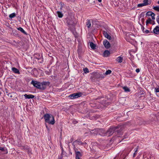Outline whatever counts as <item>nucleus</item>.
<instances>
[{
    "label": "nucleus",
    "mask_w": 159,
    "mask_h": 159,
    "mask_svg": "<svg viewBox=\"0 0 159 159\" xmlns=\"http://www.w3.org/2000/svg\"><path fill=\"white\" fill-rule=\"evenodd\" d=\"M45 121L49 124L53 125L55 123V120L53 116L51 114L46 113L43 116Z\"/></svg>",
    "instance_id": "f257e3e1"
},
{
    "label": "nucleus",
    "mask_w": 159,
    "mask_h": 159,
    "mask_svg": "<svg viewBox=\"0 0 159 159\" xmlns=\"http://www.w3.org/2000/svg\"><path fill=\"white\" fill-rule=\"evenodd\" d=\"M117 128V127L111 128L106 132V136H110L111 135Z\"/></svg>",
    "instance_id": "f03ea898"
},
{
    "label": "nucleus",
    "mask_w": 159,
    "mask_h": 159,
    "mask_svg": "<svg viewBox=\"0 0 159 159\" xmlns=\"http://www.w3.org/2000/svg\"><path fill=\"white\" fill-rule=\"evenodd\" d=\"M66 21L67 24L69 25L72 26L75 24L74 19L70 17H68L66 19Z\"/></svg>",
    "instance_id": "7ed1b4c3"
},
{
    "label": "nucleus",
    "mask_w": 159,
    "mask_h": 159,
    "mask_svg": "<svg viewBox=\"0 0 159 159\" xmlns=\"http://www.w3.org/2000/svg\"><path fill=\"white\" fill-rule=\"evenodd\" d=\"M74 149L75 154V159H80V157L82 156V153L79 151H77V149L76 148L75 146L74 145Z\"/></svg>",
    "instance_id": "20e7f679"
},
{
    "label": "nucleus",
    "mask_w": 159,
    "mask_h": 159,
    "mask_svg": "<svg viewBox=\"0 0 159 159\" xmlns=\"http://www.w3.org/2000/svg\"><path fill=\"white\" fill-rule=\"evenodd\" d=\"M31 84H32L35 88L40 89V82L35 80H32L31 82Z\"/></svg>",
    "instance_id": "39448f33"
},
{
    "label": "nucleus",
    "mask_w": 159,
    "mask_h": 159,
    "mask_svg": "<svg viewBox=\"0 0 159 159\" xmlns=\"http://www.w3.org/2000/svg\"><path fill=\"white\" fill-rule=\"evenodd\" d=\"M95 131L97 132V134L102 136H106V132L103 129H97Z\"/></svg>",
    "instance_id": "423d86ee"
},
{
    "label": "nucleus",
    "mask_w": 159,
    "mask_h": 159,
    "mask_svg": "<svg viewBox=\"0 0 159 159\" xmlns=\"http://www.w3.org/2000/svg\"><path fill=\"white\" fill-rule=\"evenodd\" d=\"M80 96V93H75L71 94L69 96L71 99L77 98Z\"/></svg>",
    "instance_id": "0eeeda50"
},
{
    "label": "nucleus",
    "mask_w": 159,
    "mask_h": 159,
    "mask_svg": "<svg viewBox=\"0 0 159 159\" xmlns=\"http://www.w3.org/2000/svg\"><path fill=\"white\" fill-rule=\"evenodd\" d=\"M103 44L105 48L107 49H108L110 47V44L107 40H105L103 42Z\"/></svg>",
    "instance_id": "6e6552de"
},
{
    "label": "nucleus",
    "mask_w": 159,
    "mask_h": 159,
    "mask_svg": "<svg viewBox=\"0 0 159 159\" xmlns=\"http://www.w3.org/2000/svg\"><path fill=\"white\" fill-rule=\"evenodd\" d=\"M87 39L89 40H94L96 39L95 36L93 33H89L87 35Z\"/></svg>",
    "instance_id": "1a4fd4ad"
},
{
    "label": "nucleus",
    "mask_w": 159,
    "mask_h": 159,
    "mask_svg": "<svg viewBox=\"0 0 159 159\" xmlns=\"http://www.w3.org/2000/svg\"><path fill=\"white\" fill-rule=\"evenodd\" d=\"M146 15L148 16H151L152 18V20H154L155 19V14L152 11H149L148 12L146 13Z\"/></svg>",
    "instance_id": "9d476101"
},
{
    "label": "nucleus",
    "mask_w": 159,
    "mask_h": 159,
    "mask_svg": "<svg viewBox=\"0 0 159 159\" xmlns=\"http://www.w3.org/2000/svg\"><path fill=\"white\" fill-rule=\"evenodd\" d=\"M47 84V83L46 82H43L42 83H40V86H41L40 89L44 90L46 88V85Z\"/></svg>",
    "instance_id": "9b49d317"
},
{
    "label": "nucleus",
    "mask_w": 159,
    "mask_h": 159,
    "mask_svg": "<svg viewBox=\"0 0 159 159\" xmlns=\"http://www.w3.org/2000/svg\"><path fill=\"white\" fill-rule=\"evenodd\" d=\"M103 34L104 36L105 37L107 38V39H109V40L110 39H111V36H110L107 33V32L105 31H103Z\"/></svg>",
    "instance_id": "f8f14e48"
},
{
    "label": "nucleus",
    "mask_w": 159,
    "mask_h": 159,
    "mask_svg": "<svg viewBox=\"0 0 159 159\" xmlns=\"http://www.w3.org/2000/svg\"><path fill=\"white\" fill-rule=\"evenodd\" d=\"M24 96L25 99L33 98L35 97L34 95L32 94L27 95L26 94H25L24 95Z\"/></svg>",
    "instance_id": "ddd939ff"
},
{
    "label": "nucleus",
    "mask_w": 159,
    "mask_h": 159,
    "mask_svg": "<svg viewBox=\"0 0 159 159\" xmlns=\"http://www.w3.org/2000/svg\"><path fill=\"white\" fill-rule=\"evenodd\" d=\"M95 77L96 78L102 79L104 78V76L102 74H101L99 73L96 74L95 75Z\"/></svg>",
    "instance_id": "4468645a"
},
{
    "label": "nucleus",
    "mask_w": 159,
    "mask_h": 159,
    "mask_svg": "<svg viewBox=\"0 0 159 159\" xmlns=\"http://www.w3.org/2000/svg\"><path fill=\"white\" fill-rule=\"evenodd\" d=\"M110 54V52L108 50H106L104 52L103 55L104 57H107L109 56Z\"/></svg>",
    "instance_id": "2eb2a0df"
},
{
    "label": "nucleus",
    "mask_w": 159,
    "mask_h": 159,
    "mask_svg": "<svg viewBox=\"0 0 159 159\" xmlns=\"http://www.w3.org/2000/svg\"><path fill=\"white\" fill-rule=\"evenodd\" d=\"M156 118L155 117L154 119H151L150 120V123L152 125H157V122L156 121Z\"/></svg>",
    "instance_id": "dca6fc26"
},
{
    "label": "nucleus",
    "mask_w": 159,
    "mask_h": 159,
    "mask_svg": "<svg viewBox=\"0 0 159 159\" xmlns=\"http://www.w3.org/2000/svg\"><path fill=\"white\" fill-rule=\"evenodd\" d=\"M90 46L92 49H95L97 48V45L96 44H94L93 42H90L89 43Z\"/></svg>",
    "instance_id": "f3484780"
},
{
    "label": "nucleus",
    "mask_w": 159,
    "mask_h": 159,
    "mask_svg": "<svg viewBox=\"0 0 159 159\" xmlns=\"http://www.w3.org/2000/svg\"><path fill=\"white\" fill-rule=\"evenodd\" d=\"M12 70L15 73L18 74H20V72L19 70L15 68V67H12Z\"/></svg>",
    "instance_id": "a211bd4d"
},
{
    "label": "nucleus",
    "mask_w": 159,
    "mask_h": 159,
    "mask_svg": "<svg viewBox=\"0 0 159 159\" xmlns=\"http://www.w3.org/2000/svg\"><path fill=\"white\" fill-rule=\"evenodd\" d=\"M116 61L118 62L119 63H121L123 61V57H118L116 59Z\"/></svg>",
    "instance_id": "6ab92c4d"
},
{
    "label": "nucleus",
    "mask_w": 159,
    "mask_h": 159,
    "mask_svg": "<svg viewBox=\"0 0 159 159\" xmlns=\"http://www.w3.org/2000/svg\"><path fill=\"white\" fill-rule=\"evenodd\" d=\"M86 25L88 28L91 27V22L90 20H87V21L86 22Z\"/></svg>",
    "instance_id": "aec40b11"
},
{
    "label": "nucleus",
    "mask_w": 159,
    "mask_h": 159,
    "mask_svg": "<svg viewBox=\"0 0 159 159\" xmlns=\"http://www.w3.org/2000/svg\"><path fill=\"white\" fill-rule=\"evenodd\" d=\"M123 89L124 90L125 92H128L130 91V89L127 86H124L123 87Z\"/></svg>",
    "instance_id": "412c9836"
},
{
    "label": "nucleus",
    "mask_w": 159,
    "mask_h": 159,
    "mask_svg": "<svg viewBox=\"0 0 159 159\" xmlns=\"http://www.w3.org/2000/svg\"><path fill=\"white\" fill-rule=\"evenodd\" d=\"M17 29L19 31H20L21 32L24 33V34H26V33L25 31L24 30V29L21 27H19L17 28Z\"/></svg>",
    "instance_id": "4be33fe9"
},
{
    "label": "nucleus",
    "mask_w": 159,
    "mask_h": 159,
    "mask_svg": "<svg viewBox=\"0 0 159 159\" xmlns=\"http://www.w3.org/2000/svg\"><path fill=\"white\" fill-rule=\"evenodd\" d=\"M57 16L59 18H61L63 16V14L60 11H57Z\"/></svg>",
    "instance_id": "5701e85b"
},
{
    "label": "nucleus",
    "mask_w": 159,
    "mask_h": 159,
    "mask_svg": "<svg viewBox=\"0 0 159 159\" xmlns=\"http://www.w3.org/2000/svg\"><path fill=\"white\" fill-rule=\"evenodd\" d=\"M73 143L74 144L75 143H77V144L79 145H82L83 144V143L81 142L79 140H77L75 141Z\"/></svg>",
    "instance_id": "b1692460"
},
{
    "label": "nucleus",
    "mask_w": 159,
    "mask_h": 159,
    "mask_svg": "<svg viewBox=\"0 0 159 159\" xmlns=\"http://www.w3.org/2000/svg\"><path fill=\"white\" fill-rule=\"evenodd\" d=\"M129 42L134 46L136 45V42L135 40H129Z\"/></svg>",
    "instance_id": "393cba45"
},
{
    "label": "nucleus",
    "mask_w": 159,
    "mask_h": 159,
    "mask_svg": "<svg viewBox=\"0 0 159 159\" xmlns=\"http://www.w3.org/2000/svg\"><path fill=\"white\" fill-rule=\"evenodd\" d=\"M16 16V14H15V13H11V14H10L9 16V17L10 18L12 19L13 18L15 17Z\"/></svg>",
    "instance_id": "a878e982"
},
{
    "label": "nucleus",
    "mask_w": 159,
    "mask_h": 159,
    "mask_svg": "<svg viewBox=\"0 0 159 159\" xmlns=\"http://www.w3.org/2000/svg\"><path fill=\"white\" fill-rule=\"evenodd\" d=\"M152 20L150 18H148V19L146 21V25H147L149 23H151Z\"/></svg>",
    "instance_id": "bb28decb"
},
{
    "label": "nucleus",
    "mask_w": 159,
    "mask_h": 159,
    "mask_svg": "<svg viewBox=\"0 0 159 159\" xmlns=\"http://www.w3.org/2000/svg\"><path fill=\"white\" fill-rule=\"evenodd\" d=\"M153 9L157 11H159V6L153 7Z\"/></svg>",
    "instance_id": "cd10ccee"
},
{
    "label": "nucleus",
    "mask_w": 159,
    "mask_h": 159,
    "mask_svg": "<svg viewBox=\"0 0 159 159\" xmlns=\"http://www.w3.org/2000/svg\"><path fill=\"white\" fill-rule=\"evenodd\" d=\"M146 4H145L144 2L143 3H140L138 5V7H142L143 6H146L147 5H146Z\"/></svg>",
    "instance_id": "c85d7f7f"
},
{
    "label": "nucleus",
    "mask_w": 159,
    "mask_h": 159,
    "mask_svg": "<svg viewBox=\"0 0 159 159\" xmlns=\"http://www.w3.org/2000/svg\"><path fill=\"white\" fill-rule=\"evenodd\" d=\"M111 72V70H107L105 73V74L106 75L110 74Z\"/></svg>",
    "instance_id": "c756f323"
},
{
    "label": "nucleus",
    "mask_w": 159,
    "mask_h": 159,
    "mask_svg": "<svg viewBox=\"0 0 159 159\" xmlns=\"http://www.w3.org/2000/svg\"><path fill=\"white\" fill-rule=\"evenodd\" d=\"M138 148H137L136 149L135 148L134 149L135 152H134V154H133V157H135L136 156V154L137 153V151H138Z\"/></svg>",
    "instance_id": "7c9ffc66"
},
{
    "label": "nucleus",
    "mask_w": 159,
    "mask_h": 159,
    "mask_svg": "<svg viewBox=\"0 0 159 159\" xmlns=\"http://www.w3.org/2000/svg\"><path fill=\"white\" fill-rule=\"evenodd\" d=\"M83 70L84 72L85 73H87L89 72L88 69L87 68H84V69Z\"/></svg>",
    "instance_id": "2f4dec72"
},
{
    "label": "nucleus",
    "mask_w": 159,
    "mask_h": 159,
    "mask_svg": "<svg viewBox=\"0 0 159 159\" xmlns=\"http://www.w3.org/2000/svg\"><path fill=\"white\" fill-rule=\"evenodd\" d=\"M148 0H143V2L145 4H146L147 5L148 4Z\"/></svg>",
    "instance_id": "473e14b6"
},
{
    "label": "nucleus",
    "mask_w": 159,
    "mask_h": 159,
    "mask_svg": "<svg viewBox=\"0 0 159 159\" xmlns=\"http://www.w3.org/2000/svg\"><path fill=\"white\" fill-rule=\"evenodd\" d=\"M155 91L156 92H159V87L158 88H156L155 89Z\"/></svg>",
    "instance_id": "72a5a7b5"
},
{
    "label": "nucleus",
    "mask_w": 159,
    "mask_h": 159,
    "mask_svg": "<svg viewBox=\"0 0 159 159\" xmlns=\"http://www.w3.org/2000/svg\"><path fill=\"white\" fill-rule=\"evenodd\" d=\"M75 0H66L68 2H74Z\"/></svg>",
    "instance_id": "f704fd0d"
},
{
    "label": "nucleus",
    "mask_w": 159,
    "mask_h": 159,
    "mask_svg": "<svg viewBox=\"0 0 159 159\" xmlns=\"http://www.w3.org/2000/svg\"><path fill=\"white\" fill-rule=\"evenodd\" d=\"M140 69L139 68L137 69L136 70V71L137 73H138L140 71Z\"/></svg>",
    "instance_id": "c9c22d12"
},
{
    "label": "nucleus",
    "mask_w": 159,
    "mask_h": 159,
    "mask_svg": "<svg viewBox=\"0 0 159 159\" xmlns=\"http://www.w3.org/2000/svg\"><path fill=\"white\" fill-rule=\"evenodd\" d=\"M0 150L2 151H4V148L2 147H0Z\"/></svg>",
    "instance_id": "e433bc0d"
},
{
    "label": "nucleus",
    "mask_w": 159,
    "mask_h": 159,
    "mask_svg": "<svg viewBox=\"0 0 159 159\" xmlns=\"http://www.w3.org/2000/svg\"><path fill=\"white\" fill-rule=\"evenodd\" d=\"M149 31L148 30H146L145 31V32L146 34L148 33H149Z\"/></svg>",
    "instance_id": "4c0bfd02"
},
{
    "label": "nucleus",
    "mask_w": 159,
    "mask_h": 159,
    "mask_svg": "<svg viewBox=\"0 0 159 159\" xmlns=\"http://www.w3.org/2000/svg\"><path fill=\"white\" fill-rule=\"evenodd\" d=\"M98 0L100 2H102V0Z\"/></svg>",
    "instance_id": "58836bf2"
},
{
    "label": "nucleus",
    "mask_w": 159,
    "mask_h": 159,
    "mask_svg": "<svg viewBox=\"0 0 159 159\" xmlns=\"http://www.w3.org/2000/svg\"><path fill=\"white\" fill-rule=\"evenodd\" d=\"M86 144V143H83V144L85 145Z\"/></svg>",
    "instance_id": "ea45409f"
},
{
    "label": "nucleus",
    "mask_w": 159,
    "mask_h": 159,
    "mask_svg": "<svg viewBox=\"0 0 159 159\" xmlns=\"http://www.w3.org/2000/svg\"><path fill=\"white\" fill-rule=\"evenodd\" d=\"M76 123H77V122H76V121H74V124Z\"/></svg>",
    "instance_id": "a19ab883"
},
{
    "label": "nucleus",
    "mask_w": 159,
    "mask_h": 159,
    "mask_svg": "<svg viewBox=\"0 0 159 159\" xmlns=\"http://www.w3.org/2000/svg\"><path fill=\"white\" fill-rule=\"evenodd\" d=\"M11 43H12V44H13V45H15V44L14 43H12V42H11Z\"/></svg>",
    "instance_id": "79ce46f5"
},
{
    "label": "nucleus",
    "mask_w": 159,
    "mask_h": 159,
    "mask_svg": "<svg viewBox=\"0 0 159 159\" xmlns=\"http://www.w3.org/2000/svg\"><path fill=\"white\" fill-rule=\"evenodd\" d=\"M157 3L159 4V1H158Z\"/></svg>",
    "instance_id": "37998d69"
},
{
    "label": "nucleus",
    "mask_w": 159,
    "mask_h": 159,
    "mask_svg": "<svg viewBox=\"0 0 159 159\" xmlns=\"http://www.w3.org/2000/svg\"><path fill=\"white\" fill-rule=\"evenodd\" d=\"M11 41H13V42H14V41H15L14 40H11Z\"/></svg>",
    "instance_id": "c03bdc74"
},
{
    "label": "nucleus",
    "mask_w": 159,
    "mask_h": 159,
    "mask_svg": "<svg viewBox=\"0 0 159 159\" xmlns=\"http://www.w3.org/2000/svg\"><path fill=\"white\" fill-rule=\"evenodd\" d=\"M7 152H8L7 151V152H6V153H7Z\"/></svg>",
    "instance_id": "a18cd8bd"
},
{
    "label": "nucleus",
    "mask_w": 159,
    "mask_h": 159,
    "mask_svg": "<svg viewBox=\"0 0 159 159\" xmlns=\"http://www.w3.org/2000/svg\"><path fill=\"white\" fill-rule=\"evenodd\" d=\"M36 58L38 59V60H39V59H40V58Z\"/></svg>",
    "instance_id": "49530a36"
},
{
    "label": "nucleus",
    "mask_w": 159,
    "mask_h": 159,
    "mask_svg": "<svg viewBox=\"0 0 159 159\" xmlns=\"http://www.w3.org/2000/svg\"><path fill=\"white\" fill-rule=\"evenodd\" d=\"M1 93L0 92V95L1 94Z\"/></svg>",
    "instance_id": "de8ad7c7"
}]
</instances>
